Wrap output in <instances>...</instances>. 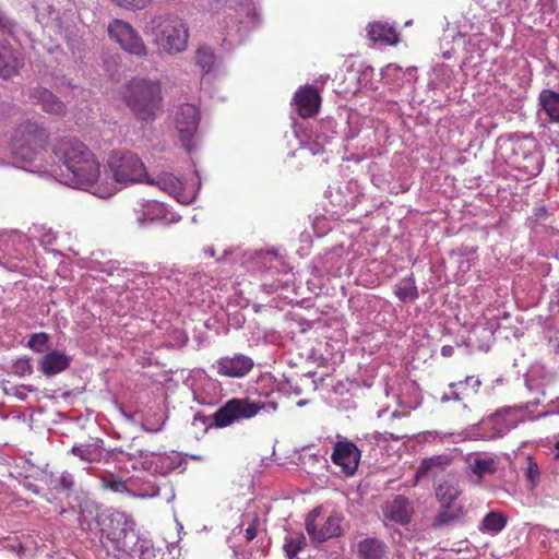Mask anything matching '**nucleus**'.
<instances>
[{"instance_id":"12","label":"nucleus","mask_w":559,"mask_h":559,"mask_svg":"<svg viewBox=\"0 0 559 559\" xmlns=\"http://www.w3.org/2000/svg\"><path fill=\"white\" fill-rule=\"evenodd\" d=\"M294 105L301 118H312L319 112L321 96L314 86H301L295 92Z\"/></svg>"},{"instance_id":"1","label":"nucleus","mask_w":559,"mask_h":559,"mask_svg":"<svg viewBox=\"0 0 559 559\" xmlns=\"http://www.w3.org/2000/svg\"><path fill=\"white\" fill-rule=\"evenodd\" d=\"M53 154L64 170L62 176L80 189H92L106 199L118 191L117 185L145 182L147 171L142 159L133 152L114 151L107 158L106 169L95 154L80 140L62 138L53 146Z\"/></svg>"},{"instance_id":"40","label":"nucleus","mask_w":559,"mask_h":559,"mask_svg":"<svg viewBox=\"0 0 559 559\" xmlns=\"http://www.w3.org/2000/svg\"><path fill=\"white\" fill-rule=\"evenodd\" d=\"M389 435H390V438L393 439V440H401V439L409 437V435L407 432H403V433L390 432Z\"/></svg>"},{"instance_id":"28","label":"nucleus","mask_w":559,"mask_h":559,"mask_svg":"<svg viewBox=\"0 0 559 559\" xmlns=\"http://www.w3.org/2000/svg\"><path fill=\"white\" fill-rule=\"evenodd\" d=\"M306 546V537L302 533H292L286 536L284 550L288 559H296L297 554Z\"/></svg>"},{"instance_id":"14","label":"nucleus","mask_w":559,"mask_h":559,"mask_svg":"<svg viewBox=\"0 0 559 559\" xmlns=\"http://www.w3.org/2000/svg\"><path fill=\"white\" fill-rule=\"evenodd\" d=\"M382 512L385 519L400 525H406L411 521L413 509L408 499L399 495L382 507Z\"/></svg>"},{"instance_id":"20","label":"nucleus","mask_w":559,"mask_h":559,"mask_svg":"<svg viewBox=\"0 0 559 559\" xmlns=\"http://www.w3.org/2000/svg\"><path fill=\"white\" fill-rule=\"evenodd\" d=\"M145 183L157 186L160 190L174 197H177L183 190L182 181L169 173H163L158 175L156 179H153L147 175Z\"/></svg>"},{"instance_id":"18","label":"nucleus","mask_w":559,"mask_h":559,"mask_svg":"<svg viewBox=\"0 0 559 559\" xmlns=\"http://www.w3.org/2000/svg\"><path fill=\"white\" fill-rule=\"evenodd\" d=\"M436 498L441 506H452L461 496L462 490L455 474H448V477L435 484Z\"/></svg>"},{"instance_id":"29","label":"nucleus","mask_w":559,"mask_h":559,"mask_svg":"<svg viewBox=\"0 0 559 559\" xmlns=\"http://www.w3.org/2000/svg\"><path fill=\"white\" fill-rule=\"evenodd\" d=\"M166 207L157 201H148L143 205V221H159L166 218Z\"/></svg>"},{"instance_id":"34","label":"nucleus","mask_w":559,"mask_h":559,"mask_svg":"<svg viewBox=\"0 0 559 559\" xmlns=\"http://www.w3.org/2000/svg\"><path fill=\"white\" fill-rule=\"evenodd\" d=\"M115 2L118 7L132 10V11H139L146 9L153 0H111Z\"/></svg>"},{"instance_id":"45","label":"nucleus","mask_w":559,"mask_h":559,"mask_svg":"<svg viewBox=\"0 0 559 559\" xmlns=\"http://www.w3.org/2000/svg\"><path fill=\"white\" fill-rule=\"evenodd\" d=\"M198 418L202 419V420H203V423H205L206 416H203V417H195V419H198Z\"/></svg>"},{"instance_id":"9","label":"nucleus","mask_w":559,"mask_h":559,"mask_svg":"<svg viewBox=\"0 0 559 559\" xmlns=\"http://www.w3.org/2000/svg\"><path fill=\"white\" fill-rule=\"evenodd\" d=\"M361 452L357 445L345 438L336 441L331 453V461L346 476H353L358 469Z\"/></svg>"},{"instance_id":"25","label":"nucleus","mask_w":559,"mask_h":559,"mask_svg":"<svg viewBox=\"0 0 559 559\" xmlns=\"http://www.w3.org/2000/svg\"><path fill=\"white\" fill-rule=\"evenodd\" d=\"M507 521V516L502 512L490 511L484 516L479 530L498 534L506 527Z\"/></svg>"},{"instance_id":"21","label":"nucleus","mask_w":559,"mask_h":559,"mask_svg":"<svg viewBox=\"0 0 559 559\" xmlns=\"http://www.w3.org/2000/svg\"><path fill=\"white\" fill-rule=\"evenodd\" d=\"M368 37L373 41H380L385 45H395L397 43V34L395 29L379 22L368 25Z\"/></svg>"},{"instance_id":"23","label":"nucleus","mask_w":559,"mask_h":559,"mask_svg":"<svg viewBox=\"0 0 559 559\" xmlns=\"http://www.w3.org/2000/svg\"><path fill=\"white\" fill-rule=\"evenodd\" d=\"M539 105L550 122H559V93L543 90L539 94Z\"/></svg>"},{"instance_id":"8","label":"nucleus","mask_w":559,"mask_h":559,"mask_svg":"<svg viewBox=\"0 0 559 559\" xmlns=\"http://www.w3.org/2000/svg\"><path fill=\"white\" fill-rule=\"evenodd\" d=\"M306 531L312 540L323 543L341 534V518L337 514L321 516L317 508L306 518Z\"/></svg>"},{"instance_id":"10","label":"nucleus","mask_w":559,"mask_h":559,"mask_svg":"<svg viewBox=\"0 0 559 559\" xmlns=\"http://www.w3.org/2000/svg\"><path fill=\"white\" fill-rule=\"evenodd\" d=\"M452 463L453 457L447 453L423 459L416 469L414 485H417L426 477L432 478L436 484L438 480L448 477V474H454L450 469Z\"/></svg>"},{"instance_id":"36","label":"nucleus","mask_w":559,"mask_h":559,"mask_svg":"<svg viewBox=\"0 0 559 559\" xmlns=\"http://www.w3.org/2000/svg\"><path fill=\"white\" fill-rule=\"evenodd\" d=\"M481 384V381L478 377L469 376L466 377L464 381H460L457 385H460L463 389H471L473 393H476Z\"/></svg>"},{"instance_id":"17","label":"nucleus","mask_w":559,"mask_h":559,"mask_svg":"<svg viewBox=\"0 0 559 559\" xmlns=\"http://www.w3.org/2000/svg\"><path fill=\"white\" fill-rule=\"evenodd\" d=\"M70 362L71 358L64 352L51 350L38 360V369L43 374L51 377L67 370Z\"/></svg>"},{"instance_id":"22","label":"nucleus","mask_w":559,"mask_h":559,"mask_svg":"<svg viewBox=\"0 0 559 559\" xmlns=\"http://www.w3.org/2000/svg\"><path fill=\"white\" fill-rule=\"evenodd\" d=\"M464 515V507L463 506H441V509L438 511L437 515L433 519L432 527H443L452 525L459 522Z\"/></svg>"},{"instance_id":"33","label":"nucleus","mask_w":559,"mask_h":559,"mask_svg":"<svg viewBox=\"0 0 559 559\" xmlns=\"http://www.w3.org/2000/svg\"><path fill=\"white\" fill-rule=\"evenodd\" d=\"M71 452L82 461L92 462L94 460L96 449L92 444H81L72 447Z\"/></svg>"},{"instance_id":"15","label":"nucleus","mask_w":559,"mask_h":559,"mask_svg":"<svg viewBox=\"0 0 559 559\" xmlns=\"http://www.w3.org/2000/svg\"><path fill=\"white\" fill-rule=\"evenodd\" d=\"M29 100L39 105L41 109L50 115L62 116L66 114L64 104L50 91L44 87H35L29 93Z\"/></svg>"},{"instance_id":"2","label":"nucleus","mask_w":559,"mask_h":559,"mask_svg":"<svg viewBox=\"0 0 559 559\" xmlns=\"http://www.w3.org/2000/svg\"><path fill=\"white\" fill-rule=\"evenodd\" d=\"M121 97L138 120L152 122L162 106V84L156 80L133 78L122 86Z\"/></svg>"},{"instance_id":"11","label":"nucleus","mask_w":559,"mask_h":559,"mask_svg":"<svg viewBox=\"0 0 559 559\" xmlns=\"http://www.w3.org/2000/svg\"><path fill=\"white\" fill-rule=\"evenodd\" d=\"M200 115L199 109L191 104L180 106L176 114V127L182 145L188 152L194 147V133L199 127Z\"/></svg>"},{"instance_id":"4","label":"nucleus","mask_w":559,"mask_h":559,"mask_svg":"<svg viewBox=\"0 0 559 559\" xmlns=\"http://www.w3.org/2000/svg\"><path fill=\"white\" fill-rule=\"evenodd\" d=\"M154 31V41L162 51L175 55L188 47L189 27L181 17L175 14H164L151 21Z\"/></svg>"},{"instance_id":"27","label":"nucleus","mask_w":559,"mask_h":559,"mask_svg":"<svg viewBox=\"0 0 559 559\" xmlns=\"http://www.w3.org/2000/svg\"><path fill=\"white\" fill-rule=\"evenodd\" d=\"M395 295L403 302L418 298L419 294L413 274L396 285Z\"/></svg>"},{"instance_id":"41","label":"nucleus","mask_w":559,"mask_h":559,"mask_svg":"<svg viewBox=\"0 0 559 559\" xmlns=\"http://www.w3.org/2000/svg\"><path fill=\"white\" fill-rule=\"evenodd\" d=\"M61 485L64 487V488H71L72 486V481L67 479L66 477H62L61 480H60Z\"/></svg>"},{"instance_id":"44","label":"nucleus","mask_w":559,"mask_h":559,"mask_svg":"<svg viewBox=\"0 0 559 559\" xmlns=\"http://www.w3.org/2000/svg\"><path fill=\"white\" fill-rule=\"evenodd\" d=\"M4 26V22L2 20V17L0 16V28Z\"/></svg>"},{"instance_id":"39","label":"nucleus","mask_w":559,"mask_h":559,"mask_svg":"<svg viewBox=\"0 0 559 559\" xmlns=\"http://www.w3.org/2000/svg\"><path fill=\"white\" fill-rule=\"evenodd\" d=\"M257 536V526L255 524H251L247 530H246V538L247 540H252L254 539Z\"/></svg>"},{"instance_id":"31","label":"nucleus","mask_w":559,"mask_h":559,"mask_svg":"<svg viewBox=\"0 0 559 559\" xmlns=\"http://www.w3.org/2000/svg\"><path fill=\"white\" fill-rule=\"evenodd\" d=\"M34 9L37 12V19L40 23H46V19L55 13L50 0H35Z\"/></svg>"},{"instance_id":"16","label":"nucleus","mask_w":559,"mask_h":559,"mask_svg":"<svg viewBox=\"0 0 559 559\" xmlns=\"http://www.w3.org/2000/svg\"><path fill=\"white\" fill-rule=\"evenodd\" d=\"M24 66L21 53L0 43V79L8 80L20 73Z\"/></svg>"},{"instance_id":"19","label":"nucleus","mask_w":559,"mask_h":559,"mask_svg":"<svg viewBox=\"0 0 559 559\" xmlns=\"http://www.w3.org/2000/svg\"><path fill=\"white\" fill-rule=\"evenodd\" d=\"M357 552L361 559H386L388 546L378 538H366L359 542Z\"/></svg>"},{"instance_id":"30","label":"nucleus","mask_w":559,"mask_h":559,"mask_svg":"<svg viewBox=\"0 0 559 559\" xmlns=\"http://www.w3.org/2000/svg\"><path fill=\"white\" fill-rule=\"evenodd\" d=\"M195 60L202 70L207 73L212 70L215 63V53L209 47H200L197 50Z\"/></svg>"},{"instance_id":"24","label":"nucleus","mask_w":559,"mask_h":559,"mask_svg":"<svg viewBox=\"0 0 559 559\" xmlns=\"http://www.w3.org/2000/svg\"><path fill=\"white\" fill-rule=\"evenodd\" d=\"M472 474L476 477V484H480L486 475H492L497 471V461L493 456H476L469 464Z\"/></svg>"},{"instance_id":"3","label":"nucleus","mask_w":559,"mask_h":559,"mask_svg":"<svg viewBox=\"0 0 559 559\" xmlns=\"http://www.w3.org/2000/svg\"><path fill=\"white\" fill-rule=\"evenodd\" d=\"M49 143V131L35 119H25L14 129L9 146L14 159L33 163Z\"/></svg>"},{"instance_id":"42","label":"nucleus","mask_w":559,"mask_h":559,"mask_svg":"<svg viewBox=\"0 0 559 559\" xmlns=\"http://www.w3.org/2000/svg\"><path fill=\"white\" fill-rule=\"evenodd\" d=\"M556 453L554 454V459L559 461V440L555 444Z\"/></svg>"},{"instance_id":"43","label":"nucleus","mask_w":559,"mask_h":559,"mask_svg":"<svg viewBox=\"0 0 559 559\" xmlns=\"http://www.w3.org/2000/svg\"><path fill=\"white\" fill-rule=\"evenodd\" d=\"M266 254H267V255H269V254H272V255L276 257V252H275L274 250H272V251H266Z\"/></svg>"},{"instance_id":"13","label":"nucleus","mask_w":559,"mask_h":559,"mask_svg":"<svg viewBox=\"0 0 559 559\" xmlns=\"http://www.w3.org/2000/svg\"><path fill=\"white\" fill-rule=\"evenodd\" d=\"M253 366V360L250 357L241 354L235 355L233 357H222L216 362L217 372L221 376L229 378L245 377L252 370Z\"/></svg>"},{"instance_id":"5","label":"nucleus","mask_w":559,"mask_h":559,"mask_svg":"<svg viewBox=\"0 0 559 559\" xmlns=\"http://www.w3.org/2000/svg\"><path fill=\"white\" fill-rule=\"evenodd\" d=\"M278 404L274 401H253L249 397H234L217 408L212 415V424L216 428H225L235 423L248 420L257 416L261 411L275 413Z\"/></svg>"},{"instance_id":"26","label":"nucleus","mask_w":559,"mask_h":559,"mask_svg":"<svg viewBox=\"0 0 559 559\" xmlns=\"http://www.w3.org/2000/svg\"><path fill=\"white\" fill-rule=\"evenodd\" d=\"M216 22L222 26L224 33L229 34L231 29H239L240 17L231 7H225L222 12L215 14Z\"/></svg>"},{"instance_id":"6","label":"nucleus","mask_w":559,"mask_h":559,"mask_svg":"<svg viewBox=\"0 0 559 559\" xmlns=\"http://www.w3.org/2000/svg\"><path fill=\"white\" fill-rule=\"evenodd\" d=\"M102 537L110 540L117 550L134 551L138 543L135 521L124 512L112 511L100 518Z\"/></svg>"},{"instance_id":"38","label":"nucleus","mask_w":559,"mask_h":559,"mask_svg":"<svg viewBox=\"0 0 559 559\" xmlns=\"http://www.w3.org/2000/svg\"><path fill=\"white\" fill-rule=\"evenodd\" d=\"M526 474H527V478L532 483H534L539 477L538 466L535 463L530 462Z\"/></svg>"},{"instance_id":"37","label":"nucleus","mask_w":559,"mask_h":559,"mask_svg":"<svg viewBox=\"0 0 559 559\" xmlns=\"http://www.w3.org/2000/svg\"><path fill=\"white\" fill-rule=\"evenodd\" d=\"M139 559H165V554L155 552L154 549L145 548L141 550V555Z\"/></svg>"},{"instance_id":"7","label":"nucleus","mask_w":559,"mask_h":559,"mask_svg":"<svg viewBox=\"0 0 559 559\" xmlns=\"http://www.w3.org/2000/svg\"><path fill=\"white\" fill-rule=\"evenodd\" d=\"M108 36L124 52L143 59L150 56V48L141 34L123 20L115 19L107 26Z\"/></svg>"},{"instance_id":"32","label":"nucleus","mask_w":559,"mask_h":559,"mask_svg":"<svg viewBox=\"0 0 559 559\" xmlns=\"http://www.w3.org/2000/svg\"><path fill=\"white\" fill-rule=\"evenodd\" d=\"M48 342L49 335L47 333H35L28 340V347L36 353H43L47 348Z\"/></svg>"},{"instance_id":"35","label":"nucleus","mask_w":559,"mask_h":559,"mask_svg":"<svg viewBox=\"0 0 559 559\" xmlns=\"http://www.w3.org/2000/svg\"><path fill=\"white\" fill-rule=\"evenodd\" d=\"M104 486L107 489H110L115 492L124 493L128 492V486L126 481L120 478H116L110 476L109 478H104Z\"/></svg>"}]
</instances>
